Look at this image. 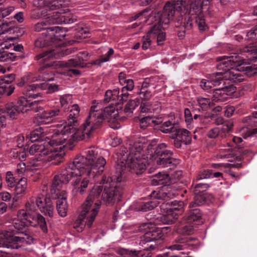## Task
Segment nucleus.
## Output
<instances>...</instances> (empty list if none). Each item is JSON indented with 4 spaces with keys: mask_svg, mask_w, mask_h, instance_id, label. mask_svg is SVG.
<instances>
[{
    "mask_svg": "<svg viewBox=\"0 0 257 257\" xmlns=\"http://www.w3.org/2000/svg\"><path fill=\"white\" fill-rule=\"evenodd\" d=\"M102 150L97 147L87 149L86 156L76 157L61 173L56 176V179L62 187L71 180L73 193L81 195L86 192L91 179L100 175L103 172L106 160L101 156Z\"/></svg>",
    "mask_w": 257,
    "mask_h": 257,
    "instance_id": "1",
    "label": "nucleus"
},
{
    "mask_svg": "<svg viewBox=\"0 0 257 257\" xmlns=\"http://www.w3.org/2000/svg\"><path fill=\"white\" fill-rule=\"evenodd\" d=\"M121 175H118L109 182L103 178L102 186H94L85 202L82 205L81 216L86 218L85 224L90 227L94 221L101 205V199L106 203L113 204L120 200L123 187L120 184Z\"/></svg>",
    "mask_w": 257,
    "mask_h": 257,
    "instance_id": "2",
    "label": "nucleus"
},
{
    "mask_svg": "<svg viewBox=\"0 0 257 257\" xmlns=\"http://www.w3.org/2000/svg\"><path fill=\"white\" fill-rule=\"evenodd\" d=\"M217 68L222 71L212 74L207 79H202L200 82L201 88L205 91L209 92L214 87L219 86L223 82V79L234 83L241 82L243 78L239 71H244L251 74L257 73V67L244 63L243 60L236 55L221 58Z\"/></svg>",
    "mask_w": 257,
    "mask_h": 257,
    "instance_id": "3",
    "label": "nucleus"
},
{
    "mask_svg": "<svg viewBox=\"0 0 257 257\" xmlns=\"http://www.w3.org/2000/svg\"><path fill=\"white\" fill-rule=\"evenodd\" d=\"M70 51L65 49L64 47H58L53 50L44 52L36 57L37 60L39 61L40 63H43L44 65L39 69L40 76L39 79H42L45 81H53V77H49V75H52V72L50 71L51 67H65L69 68L68 75L72 76V74L78 75L80 73L79 70L71 68L80 66L81 62L86 61L88 58V53L86 52H81L78 54V58L79 60L74 59L70 60L67 62L53 61L47 63L49 61L54 58H58L64 55H68Z\"/></svg>",
    "mask_w": 257,
    "mask_h": 257,
    "instance_id": "4",
    "label": "nucleus"
},
{
    "mask_svg": "<svg viewBox=\"0 0 257 257\" xmlns=\"http://www.w3.org/2000/svg\"><path fill=\"white\" fill-rule=\"evenodd\" d=\"M17 217L13 221L14 229L10 228L9 230L0 232V247L18 249L20 247L19 243H33V238L23 230L28 225L35 226L36 223L30 219L25 209L20 210Z\"/></svg>",
    "mask_w": 257,
    "mask_h": 257,
    "instance_id": "5",
    "label": "nucleus"
},
{
    "mask_svg": "<svg viewBox=\"0 0 257 257\" xmlns=\"http://www.w3.org/2000/svg\"><path fill=\"white\" fill-rule=\"evenodd\" d=\"M73 22V20L67 19L64 16L60 14L58 11L49 13L47 18L35 26V31L37 32L44 31L42 34L45 36L44 40L41 38H38L35 41V46L38 47H44L50 42L56 44L57 42L61 41L64 35L61 34L62 32L61 27L58 26L49 27V26L62 23L71 24Z\"/></svg>",
    "mask_w": 257,
    "mask_h": 257,
    "instance_id": "6",
    "label": "nucleus"
},
{
    "mask_svg": "<svg viewBox=\"0 0 257 257\" xmlns=\"http://www.w3.org/2000/svg\"><path fill=\"white\" fill-rule=\"evenodd\" d=\"M145 141L143 138H139L130 144L128 150L124 147L121 148L120 154L122 157L120 160L122 163L123 161H125V165L130 171L136 174L142 173L146 169L147 165L151 163L147 159H149V156H146L143 150L147 147Z\"/></svg>",
    "mask_w": 257,
    "mask_h": 257,
    "instance_id": "7",
    "label": "nucleus"
},
{
    "mask_svg": "<svg viewBox=\"0 0 257 257\" xmlns=\"http://www.w3.org/2000/svg\"><path fill=\"white\" fill-rule=\"evenodd\" d=\"M62 125L63 128L56 131L50 139L48 138L47 143L49 148L52 150L53 153L59 154L63 152L64 156L65 152L64 147L66 144H71L75 141L90 138V137H87L84 132L83 124L80 130H76L74 126L65 125L64 124Z\"/></svg>",
    "mask_w": 257,
    "mask_h": 257,
    "instance_id": "8",
    "label": "nucleus"
},
{
    "mask_svg": "<svg viewBox=\"0 0 257 257\" xmlns=\"http://www.w3.org/2000/svg\"><path fill=\"white\" fill-rule=\"evenodd\" d=\"M100 108L101 104L99 103L97 105L93 103L91 107L89 115L83 123L84 132L87 137L92 136L93 132L100 125L103 119H107L110 121L118 117V111L112 104L105 107L103 110Z\"/></svg>",
    "mask_w": 257,
    "mask_h": 257,
    "instance_id": "9",
    "label": "nucleus"
},
{
    "mask_svg": "<svg viewBox=\"0 0 257 257\" xmlns=\"http://www.w3.org/2000/svg\"><path fill=\"white\" fill-rule=\"evenodd\" d=\"M167 145L160 144L156 146L155 144H147V151L148 156H149V160L154 162L162 168L169 167L173 168L177 164L179 161L172 157V153L171 151L166 149Z\"/></svg>",
    "mask_w": 257,
    "mask_h": 257,
    "instance_id": "10",
    "label": "nucleus"
},
{
    "mask_svg": "<svg viewBox=\"0 0 257 257\" xmlns=\"http://www.w3.org/2000/svg\"><path fill=\"white\" fill-rule=\"evenodd\" d=\"M175 8L173 5L170 3H167L164 6L163 12L161 14L158 13L155 18L158 20L157 24H155L150 30L153 39L157 38L158 45H162L165 40L166 34L163 30L168 27V24L173 19L175 14Z\"/></svg>",
    "mask_w": 257,
    "mask_h": 257,
    "instance_id": "11",
    "label": "nucleus"
},
{
    "mask_svg": "<svg viewBox=\"0 0 257 257\" xmlns=\"http://www.w3.org/2000/svg\"><path fill=\"white\" fill-rule=\"evenodd\" d=\"M29 153L34 157L30 158V161L35 162L39 166V162H47L53 161V164H57L62 161L64 157V152L59 154L53 153L52 150L48 147L47 142L44 144L38 143L33 144L29 149Z\"/></svg>",
    "mask_w": 257,
    "mask_h": 257,
    "instance_id": "12",
    "label": "nucleus"
},
{
    "mask_svg": "<svg viewBox=\"0 0 257 257\" xmlns=\"http://www.w3.org/2000/svg\"><path fill=\"white\" fill-rule=\"evenodd\" d=\"M164 236V233L160 229L146 232L141 237L140 242L143 250L137 251L136 257H151V253L149 250L158 249L159 245L163 242Z\"/></svg>",
    "mask_w": 257,
    "mask_h": 257,
    "instance_id": "13",
    "label": "nucleus"
},
{
    "mask_svg": "<svg viewBox=\"0 0 257 257\" xmlns=\"http://www.w3.org/2000/svg\"><path fill=\"white\" fill-rule=\"evenodd\" d=\"M25 210L28 217L37 214L36 211L38 207L41 211L50 217L52 216L54 212V207L52 200L49 198H46L43 195L39 194L37 197H31L25 205Z\"/></svg>",
    "mask_w": 257,
    "mask_h": 257,
    "instance_id": "14",
    "label": "nucleus"
},
{
    "mask_svg": "<svg viewBox=\"0 0 257 257\" xmlns=\"http://www.w3.org/2000/svg\"><path fill=\"white\" fill-rule=\"evenodd\" d=\"M202 8L199 4L192 3L190 6L188 13L185 16V21L188 19L184 27L186 29L192 27V21L195 20L200 31H205L207 29L202 11Z\"/></svg>",
    "mask_w": 257,
    "mask_h": 257,
    "instance_id": "15",
    "label": "nucleus"
},
{
    "mask_svg": "<svg viewBox=\"0 0 257 257\" xmlns=\"http://www.w3.org/2000/svg\"><path fill=\"white\" fill-rule=\"evenodd\" d=\"M62 188L58 180L54 179L51 192L52 194L55 195V198L57 199L56 208L58 213L60 216L64 217L67 215L68 204L66 192L64 190H62Z\"/></svg>",
    "mask_w": 257,
    "mask_h": 257,
    "instance_id": "16",
    "label": "nucleus"
},
{
    "mask_svg": "<svg viewBox=\"0 0 257 257\" xmlns=\"http://www.w3.org/2000/svg\"><path fill=\"white\" fill-rule=\"evenodd\" d=\"M161 210L163 214L159 217L160 221L164 224H172L177 219V216L181 214L184 211L183 202H180L178 207L175 205L163 203L161 206Z\"/></svg>",
    "mask_w": 257,
    "mask_h": 257,
    "instance_id": "17",
    "label": "nucleus"
},
{
    "mask_svg": "<svg viewBox=\"0 0 257 257\" xmlns=\"http://www.w3.org/2000/svg\"><path fill=\"white\" fill-rule=\"evenodd\" d=\"M243 122L248 123L250 126H257V111L252 113V115H249L243 119ZM244 139L247 138L252 134H257V128L252 130H248L247 128L243 127L241 130Z\"/></svg>",
    "mask_w": 257,
    "mask_h": 257,
    "instance_id": "18",
    "label": "nucleus"
},
{
    "mask_svg": "<svg viewBox=\"0 0 257 257\" xmlns=\"http://www.w3.org/2000/svg\"><path fill=\"white\" fill-rule=\"evenodd\" d=\"M59 112V110L58 109L43 111L37 114L35 118L40 124H48L53 121L54 118L58 115Z\"/></svg>",
    "mask_w": 257,
    "mask_h": 257,
    "instance_id": "19",
    "label": "nucleus"
},
{
    "mask_svg": "<svg viewBox=\"0 0 257 257\" xmlns=\"http://www.w3.org/2000/svg\"><path fill=\"white\" fill-rule=\"evenodd\" d=\"M22 111L23 109H19L17 105L10 102L6 104L5 107L0 108V115L4 114L6 116L7 114L10 119H16Z\"/></svg>",
    "mask_w": 257,
    "mask_h": 257,
    "instance_id": "20",
    "label": "nucleus"
},
{
    "mask_svg": "<svg viewBox=\"0 0 257 257\" xmlns=\"http://www.w3.org/2000/svg\"><path fill=\"white\" fill-rule=\"evenodd\" d=\"M192 109L194 111L205 110L213 105V103L208 98L198 97L196 101H194Z\"/></svg>",
    "mask_w": 257,
    "mask_h": 257,
    "instance_id": "21",
    "label": "nucleus"
},
{
    "mask_svg": "<svg viewBox=\"0 0 257 257\" xmlns=\"http://www.w3.org/2000/svg\"><path fill=\"white\" fill-rule=\"evenodd\" d=\"M27 189V179L25 177H22L15 188L14 197L13 198V202H17L20 197L24 195L26 192Z\"/></svg>",
    "mask_w": 257,
    "mask_h": 257,
    "instance_id": "22",
    "label": "nucleus"
},
{
    "mask_svg": "<svg viewBox=\"0 0 257 257\" xmlns=\"http://www.w3.org/2000/svg\"><path fill=\"white\" fill-rule=\"evenodd\" d=\"M172 138H177L185 145L190 143L191 141V137L189 132L185 129L179 127L178 126L175 129V131L171 136Z\"/></svg>",
    "mask_w": 257,
    "mask_h": 257,
    "instance_id": "23",
    "label": "nucleus"
},
{
    "mask_svg": "<svg viewBox=\"0 0 257 257\" xmlns=\"http://www.w3.org/2000/svg\"><path fill=\"white\" fill-rule=\"evenodd\" d=\"M38 166V164L29 161L27 166L24 163H20L18 164L16 169L17 174L20 176H23L27 177L29 175V170L36 169V167Z\"/></svg>",
    "mask_w": 257,
    "mask_h": 257,
    "instance_id": "24",
    "label": "nucleus"
},
{
    "mask_svg": "<svg viewBox=\"0 0 257 257\" xmlns=\"http://www.w3.org/2000/svg\"><path fill=\"white\" fill-rule=\"evenodd\" d=\"M229 88L224 87L215 89L213 92V100L215 101H224L230 96L231 93L228 91Z\"/></svg>",
    "mask_w": 257,
    "mask_h": 257,
    "instance_id": "25",
    "label": "nucleus"
},
{
    "mask_svg": "<svg viewBox=\"0 0 257 257\" xmlns=\"http://www.w3.org/2000/svg\"><path fill=\"white\" fill-rule=\"evenodd\" d=\"M11 46V44L7 45L6 44L2 43L0 45V61L5 62L8 60L14 61L16 55L15 53H9L5 51V49H8Z\"/></svg>",
    "mask_w": 257,
    "mask_h": 257,
    "instance_id": "26",
    "label": "nucleus"
},
{
    "mask_svg": "<svg viewBox=\"0 0 257 257\" xmlns=\"http://www.w3.org/2000/svg\"><path fill=\"white\" fill-rule=\"evenodd\" d=\"M177 195L175 191L168 190L167 192L164 191H153L151 193V197L155 199H161L167 200L168 199H172Z\"/></svg>",
    "mask_w": 257,
    "mask_h": 257,
    "instance_id": "27",
    "label": "nucleus"
},
{
    "mask_svg": "<svg viewBox=\"0 0 257 257\" xmlns=\"http://www.w3.org/2000/svg\"><path fill=\"white\" fill-rule=\"evenodd\" d=\"M43 84H33L28 86L24 91V93L29 98H36L40 95V93L37 92Z\"/></svg>",
    "mask_w": 257,
    "mask_h": 257,
    "instance_id": "28",
    "label": "nucleus"
},
{
    "mask_svg": "<svg viewBox=\"0 0 257 257\" xmlns=\"http://www.w3.org/2000/svg\"><path fill=\"white\" fill-rule=\"evenodd\" d=\"M15 10V7L8 5L6 0H0V21Z\"/></svg>",
    "mask_w": 257,
    "mask_h": 257,
    "instance_id": "29",
    "label": "nucleus"
},
{
    "mask_svg": "<svg viewBox=\"0 0 257 257\" xmlns=\"http://www.w3.org/2000/svg\"><path fill=\"white\" fill-rule=\"evenodd\" d=\"M189 245L187 243V239L184 238H179L176 239L172 245L167 247V248L172 250H180L184 249Z\"/></svg>",
    "mask_w": 257,
    "mask_h": 257,
    "instance_id": "30",
    "label": "nucleus"
},
{
    "mask_svg": "<svg viewBox=\"0 0 257 257\" xmlns=\"http://www.w3.org/2000/svg\"><path fill=\"white\" fill-rule=\"evenodd\" d=\"M80 109L78 105L74 104L71 106V109L70 110V113L68 116L69 124L67 125L72 126L75 123L77 122V118L79 116ZM67 125V124H64Z\"/></svg>",
    "mask_w": 257,
    "mask_h": 257,
    "instance_id": "31",
    "label": "nucleus"
},
{
    "mask_svg": "<svg viewBox=\"0 0 257 257\" xmlns=\"http://www.w3.org/2000/svg\"><path fill=\"white\" fill-rule=\"evenodd\" d=\"M207 195L205 193H194V201L189 204V208L203 205L206 202Z\"/></svg>",
    "mask_w": 257,
    "mask_h": 257,
    "instance_id": "32",
    "label": "nucleus"
},
{
    "mask_svg": "<svg viewBox=\"0 0 257 257\" xmlns=\"http://www.w3.org/2000/svg\"><path fill=\"white\" fill-rule=\"evenodd\" d=\"M170 178L167 174H162L160 172L154 176L152 180V184L154 185H166L169 182Z\"/></svg>",
    "mask_w": 257,
    "mask_h": 257,
    "instance_id": "33",
    "label": "nucleus"
},
{
    "mask_svg": "<svg viewBox=\"0 0 257 257\" xmlns=\"http://www.w3.org/2000/svg\"><path fill=\"white\" fill-rule=\"evenodd\" d=\"M30 219H32V221L34 223H36V225H40L41 228L44 232L47 231V227L46 226V223L44 217L40 214H35L32 215L31 217L29 218Z\"/></svg>",
    "mask_w": 257,
    "mask_h": 257,
    "instance_id": "34",
    "label": "nucleus"
},
{
    "mask_svg": "<svg viewBox=\"0 0 257 257\" xmlns=\"http://www.w3.org/2000/svg\"><path fill=\"white\" fill-rule=\"evenodd\" d=\"M44 136L45 134L43 129L41 127H39L32 132L27 137V139H29L32 142H34L43 139Z\"/></svg>",
    "mask_w": 257,
    "mask_h": 257,
    "instance_id": "35",
    "label": "nucleus"
},
{
    "mask_svg": "<svg viewBox=\"0 0 257 257\" xmlns=\"http://www.w3.org/2000/svg\"><path fill=\"white\" fill-rule=\"evenodd\" d=\"M17 105L19 109H23V111L21 112L24 113L27 111H29L32 109V107L34 104L33 102H30V100H28L26 98L21 97L19 98L18 101Z\"/></svg>",
    "mask_w": 257,
    "mask_h": 257,
    "instance_id": "36",
    "label": "nucleus"
},
{
    "mask_svg": "<svg viewBox=\"0 0 257 257\" xmlns=\"http://www.w3.org/2000/svg\"><path fill=\"white\" fill-rule=\"evenodd\" d=\"M201 215L202 214L198 208L195 207L190 208L187 221L190 223L198 221L201 218Z\"/></svg>",
    "mask_w": 257,
    "mask_h": 257,
    "instance_id": "37",
    "label": "nucleus"
},
{
    "mask_svg": "<svg viewBox=\"0 0 257 257\" xmlns=\"http://www.w3.org/2000/svg\"><path fill=\"white\" fill-rule=\"evenodd\" d=\"M152 123H158L155 118L152 116L148 115L140 118V126L142 129H146Z\"/></svg>",
    "mask_w": 257,
    "mask_h": 257,
    "instance_id": "38",
    "label": "nucleus"
},
{
    "mask_svg": "<svg viewBox=\"0 0 257 257\" xmlns=\"http://www.w3.org/2000/svg\"><path fill=\"white\" fill-rule=\"evenodd\" d=\"M177 126L171 121H167L160 126V130L164 133H170L172 136Z\"/></svg>",
    "mask_w": 257,
    "mask_h": 257,
    "instance_id": "39",
    "label": "nucleus"
},
{
    "mask_svg": "<svg viewBox=\"0 0 257 257\" xmlns=\"http://www.w3.org/2000/svg\"><path fill=\"white\" fill-rule=\"evenodd\" d=\"M114 54V50L112 48H110L107 53L101 56V58L94 61L92 64L98 66H100L102 63L107 62L109 60L110 57Z\"/></svg>",
    "mask_w": 257,
    "mask_h": 257,
    "instance_id": "40",
    "label": "nucleus"
},
{
    "mask_svg": "<svg viewBox=\"0 0 257 257\" xmlns=\"http://www.w3.org/2000/svg\"><path fill=\"white\" fill-rule=\"evenodd\" d=\"M119 91L118 89H114L112 91L108 90L105 94L104 101L109 102L110 100H115L118 99Z\"/></svg>",
    "mask_w": 257,
    "mask_h": 257,
    "instance_id": "41",
    "label": "nucleus"
},
{
    "mask_svg": "<svg viewBox=\"0 0 257 257\" xmlns=\"http://www.w3.org/2000/svg\"><path fill=\"white\" fill-rule=\"evenodd\" d=\"M86 218L84 216H81L80 213L78 218L73 223V227L76 229L78 232H81L83 230L85 224Z\"/></svg>",
    "mask_w": 257,
    "mask_h": 257,
    "instance_id": "42",
    "label": "nucleus"
},
{
    "mask_svg": "<svg viewBox=\"0 0 257 257\" xmlns=\"http://www.w3.org/2000/svg\"><path fill=\"white\" fill-rule=\"evenodd\" d=\"M159 203L156 200H152L146 202L141 205V207L138 209L139 211L146 212L154 209L157 206Z\"/></svg>",
    "mask_w": 257,
    "mask_h": 257,
    "instance_id": "43",
    "label": "nucleus"
},
{
    "mask_svg": "<svg viewBox=\"0 0 257 257\" xmlns=\"http://www.w3.org/2000/svg\"><path fill=\"white\" fill-rule=\"evenodd\" d=\"M212 171L211 170H203L200 171L194 180V183L204 179H207L212 176Z\"/></svg>",
    "mask_w": 257,
    "mask_h": 257,
    "instance_id": "44",
    "label": "nucleus"
},
{
    "mask_svg": "<svg viewBox=\"0 0 257 257\" xmlns=\"http://www.w3.org/2000/svg\"><path fill=\"white\" fill-rule=\"evenodd\" d=\"M146 88L142 87L139 93L140 98L143 101H148L150 100L154 95V93L149 90L146 89Z\"/></svg>",
    "mask_w": 257,
    "mask_h": 257,
    "instance_id": "45",
    "label": "nucleus"
},
{
    "mask_svg": "<svg viewBox=\"0 0 257 257\" xmlns=\"http://www.w3.org/2000/svg\"><path fill=\"white\" fill-rule=\"evenodd\" d=\"M117 254L123 257H136L137 251L128 250L125 248H118L116 250Z\"/></svg>",
    "mask_w": 257,
    "mask_h": 257,
    "instance_id": "46",
    "label": "nucleus"
},
{
    "mask_svg": "<svg viewBox=\"0 0 257 257\" xmlns=\"http://www.w3.org/2000/svg\"><path fill=\"white\" fill-rule=\"evenodd\" d=\"M139 100L137 99L130 100L125 105L124 111L125 113H132L133 110L139 105Z\"/></svg>",
    "mask_w": 257,
    "mask_h": 257,
    "instance_id": "47",
    "label": "nucleus"
},
{
    "mask_svg": "<svg viewBox=\"0 0 257 257\" xmlns=\"http://www.w3.org/2000/svg\"><path fill=\"white\" fill-rule=\"evenodd\" d=\"M152 35V33H151V31L150 30L146 35L143 37L142 39V48L144 50H147L150 47L151 41L152 39H154Z\"/></svg>",
    "mask_w": 257,
    "mask_h": 257,
    "instance_id": "48",
    "label": "nucleus"
},
{
    "mask_svg": "<svg viewBox=\"0 0 257 257\" xmlns=\"http://www.w3.org/2000/svg\"><path fill=\"white\" fill-rule=\"evenodd\" d=\"M209 186L205 183H198L195 185L194 190V193H205V192L208 188Z\"/></svg>",
    "mask_w": 257,
    "mask_h": 257,
    "instance_id": "49",
    "label": "nucleus"
},
{
    "mask_svg": "<svg viewBox=\"0 0 257 257\" xmlns=\"http://www.w3.org/2000/svg\"><path fill=\"white\" fill-rule=\"evenodd\" d=\"M158 79V78L157 76L146 78L142 83V87L143 88H147L149 86L154 85Z\"/></svg>",
    "mask_w": 257,
    "mask_h": 257,
    "instance_id": "50",
    "label": "nucleus"
},
{
    "mask_svg": "<svg viewBox=\"0 0 257 257\" xmlns=\"http://www.w3.org/2000/svg\"><path fill=\"white\" fill-rule=\"evenodd\" d=\"M60 101L62 106L66 107L72 103V96L70 94L64 95L61 97Z\"/></svg>",
    "mask_w": 257,
    "mask_h": 257,
    "instance_id": "51",
    "label": "nucleus"
},
{
    "mask_svg": "<svg viewBox=\"0 0 257 257\" xmlns=\"http://www.w3.org/2000/svg\"><path fill=\"white\" fill-rule=\"evenodd\" d=\"M231 150L230 149H221L219 154L217 155V158L220 159L229 158L231 155Z\"/></svg>",
    "mask_w": 257,
    "mask_h": 257,
    "instance_id": "52",
    "label": "nucleus"
},
{
    "mask_svg": "<svg viewBox=\"0 0 257 257\" xmlns=\"http://www.w3.org/2000/svg\"><path fill=\"white\" fill-rule=\"evenodd\" d=\"M6 180L9 187H13L15 186V178L11 172H8L7 173Z\"/></svg>",
    "mask_w": 257,
    "mask_h": 257,
    "instance_id": "53",
    "label": "nucleus"
},
{
    "mask_svg": "<svg viewBox=\"0 0 257 257\" xmlns=\"http://www.w3.org/2000/svg\"><path fill=\"white\" fill-rule=\"evenodd\" d=\"M109 145L112 147H115L119 145L121 142V139L117 137L112 136L108 140Z\"/></svg>",
    "mask_w": 257,
    "mask_h": 257,
    "instance_id": "54",
    "label": "nucleus"
},
{
    "mask_svg": "<svg viewBox=\"0 0 257 257\" xmlns=\"http://www.w3.org/2000/svg\"><path fill=\"white\" fill-rule=\"evenodd\" d=\"M2 87L4 89L3 94H5L7 96H10L11 95L15 90V87L13 85H9V84H7V85H3Z\"/></svg>",
    "mask_w": 257,
    "mask_h": 257,
    "instance_id": "55",
    "label": "nucleus"
},
{
    "mask_svg": "<svg viewBox=\"0 0 257 257\" xmlns=\"http://www.w3.org/2000/svg\"><path fill=\"white\" fill-rule=\"evenodd\" d=\"M47 87V93H52L59 90V85L54 83L45 85Z\"/></svg>",
    "mask_w": 257,
    "mask_h": 257,
    "instance_id": "56",
    "label": "nucleus"
},
{
    "mask_svg": "<svg viewBox=\"0 0 257 257\" xmlns=\"http://www.w3.org/2000/svg\"><path fill=\"white\" fill-rule=\"evenodd\" d=\"M246 36L249 39H257V25L247 33Z\"/></svg>",
    "mask_w": 257,
    "mask_h": 257,
    "instance_id": "57",
    "label": "nucleus"
},
{
    "mask_svg": "<svg viewBox=\"0 0 257 257\" xmlns=\"http://www.w3.org/2000/svg\"><path fill=\"white\" fill-rule=\"evenodd\" d=\"M126 85L123 87V90L132 91L134 88V82L133 79H128L125 81Z\"/></svg>",
    "mask_w": 257,
    "mask_h": 257,
    "instance_id": "58",
    "label": "nucleus"
},
{
    "mask_svg": "<svg viewBox=\"0 0 257 257\" xmlns=\"http://www.w3.org/2000/svg\"><path fill=\"white\" fill-rule=\"evenodd\" d=\"M38 79L34 77V74L32 73H29L26 74L22 79L24 82H34L37 80Z\"/></svg>",
    "mask_w": 257,
    "mask_h": 257,
    "instance_id": "59",
    "label": "nucleus"
},
{
    "mask_svg": "<svg viewBox=\"0 0 257 257\" xmlns=\"http://www.w3.org/2000/svg\"><path fill=\"white\" fill-rule=\"evenodd\" d=\"M184 116L185 121L187 123L190 122L193 120V118L192 116L191 112L189 109L185 108L184 110Z\"/></svg>",
    "mask_w": 257,
    "mask_h": 257,
    "instance_id": "60",
    "label": "nucleus"
},
{
    "mask_svg": "<svg viewBox=\"0 0 257 257\" xmlns=\"http://www.w3.org/2000/svg\"><path fill=\"white\" fill-rule=\"evenodd\" d=\"M11 30L7 24H2L0 25V36L9 32Z\"/></svg>",
    "mask_w": 257,
    "mask_h": 257,
    "instance_id": "61",
    "label": "nucleus"
},
{
    "mask_svg": "<svg viewBox=\"0 0 257 257\" xmlns=\"http://www.w3.org/2000/svg\"><path fill=\"white\" fill-rule=\"evenodd\" d=\"M193 232V227L192 225H186L183 227L182 233L185 235H190Z\"/></svg>",
    "mask_w": 257,
    "mask_h": 257,
    "instance_id": "62",
    "label": "nucleus"
},
{
    "mask_svg": "<svg viewBox=\"0 0 257 257\" xmlns=\"http://www.w3.org/2000/svg\"><path fill=\"white\" fill-rule=\"evenodd\" d=\"M233 126V123L231 121H228L225 123L223 126L222 130L225 133L229 132Z\"/></svg>",
    "mask_w": 257,
    "mask_h": 257,
    "instance_id": "63",
    "label": "nucleus"
},
{
    "mask_svg": "<svg viewBox=\"0 0 257 257\" xmlns=\"http://www.w3.org/2000/svg\"><path fill=\"white\" fill-rule=\"evenodd\" d=\"M15 79V75L14 74H11L5 76L3 79H1V80L4 81L7 84H9L14 81Z\"/></svg>",
    "mask_w": 257,
    "mask_h": 257,
    "instance_id": "64",
    "label": "nucleus"
}]
</instances>
